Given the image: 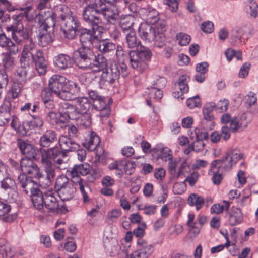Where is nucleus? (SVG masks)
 <instances>
[{"label":"nucleus","instance_id":"nucleus-1","mask_svg":"<svg viewBox=\"0 0 258 258\" xmlns=\"http://www.w3.org/2000/svg\"><path fill=\"white\" fill-rule=\"evenodd\" d=\"M56 17L52 10L40 12L35 15L34 21L37 25L36 38L39 46L46 47L53 42Z\"/></svg>","mask_w":258,"mask_h":258},{"label":"nucleus","instance_id":"nucleus-2","mask_svg":"<svg viewBox=\"0 0 258 258\" xmlns=\"http://www.w3.org/2000/svg\"><path fill=\"white\" fill-rule=\"evenodd\" d=\"M48 86L54 94L61 99L72 100L80 92L78 84L69 81L62 75H52L49 80Z\"/></svg>","mask_w":258,"mask_h":258},{"label":"nucleus","instance_id":"nucleus-3","mask_svg":"<svg viewBox=\"0 0 258 258\" xmlns=\"http://www.w3.org/2000/svg\"><path fill=\"white\" fill-rule=\"evenodd\" d=\"M20 63L30 64L35 62L36 69L39 75H44L47 68V62L44 58L42 50L37 48L32 38L25 42L20 58Z\"/></svg>","mask_w":258,"mask_h":258},{"label":"nucleus","instance_id":"nucleus-4","mask_svg":"<svg viewBox=\"0 0 258 258\" xmlns=\"http://www.w3.org/2000/svg\"><path fill=\"white\" fill-rule=\"evenodd\" d=\"M38 151L40 152V161L46 173L45 177L40 173V177H38L39 182L41 186L45 188L51 185L52 181L56 175L55 166L52 159L57 157L60 152L57 149L54 148L47 149L39 148Z\"/></svg>","mask_w":258,"mask_h":258},{"label":"nucleus","instance_id":"nucleus-5","mask_svg":"<svg viewBox=\"0 0 258 258\" xmlns=\"http://www.w3.org/2000/svg\"><path fill=\"white\" fill-rule=\"evenodd\" d=\"M28 14V11L21 12L19 14L14 15L12 16V22L7 24L5 26V29L7 32H11L13 40L16 42V44L19 45L22 43L23 40L25 42L29 38V32L26 28H24L22 20L24 16ZM5 22H8L11 21V17L9 14L5 16Z\"/></svg>","mask_w":258,"mask_h":258},{"label":"nucleus","instance_id":"nucleus-6","mask_svg":"<svg viewBox=\"0 0 258 258\" xmlns=\"http://www.w3.org/2000/svg\"><path fill=\"white\" fill-rule=\"evenodd\" d=\"M18 184L25 194L30 195L34 207L39 211L43 210L45 193L43 194L36 187V183L33 179L27 178L24 174H20L18 177Z\"/></svg>","mask_w":258,"mask_h":258},{"label":"nucleus","instance_id":"nucleus-7","mask_svg":"<svg viewBox=\"0 0 258 258\" xmlns=\"http://www.w3.org/2000/svg\"><path fill=\"white\" fill-rule=\"evenodd\" d=\"M125 39L129 48L137 47V51H131L128 54L131 67L134 69L143 68L145 65V47L142 45L141 42H137L134 31L127 33Z\"/></svg>","mask_w":258,"mask_h":258},{"label":"nucleus","instance_id":"nucleus-8","mask_svg":"<svg viewBox=\"0 0 258 258\" xmlns=\"http://www.w3.org/2000/svg\"><path fill=\"white\" fill-rule=\"evenodd\" d=\"M82 19L84 22L90 27L91 29L82 28L80 30L79 37L82 44L81 47L91 48L94 41L101 37L105 29L102 24H95L94 22L87 21L86 18Z\"/></svg>","mask_w":258,"mask_h":258},{"label":"nucleus","instance_id":"nucleus-9","mask_svg":"<svg viewBox=\"0 0 258 258\" xmlns=\"http://www.w3.org/2000/svg\"><path fill=\"white\" fill-rule=\"evenodd\" d=\"M89 172L90 165L87 163L75 165L71 170H67L68 174L71 176L72 182L79 186L85 202L89 201L87 191L90 190V188L88 184L81 178L80 176L87 175Z\"/></svg>","mask_w":258,"mask_h":258},{"label":"nucleus","instance_id":"nucleus-10","mask_svg":"<svg viewBox=\"0 0 258 258\" xmlns=\"http://www.w3.org/2000/svg\"><path fill=\"white\" fill-rule=\"evenodd\" d=\"M120 75L123 77L128 75L126 65L123 62H111L102 73L99 82L102 85L112 84L119 79Z\"/></svg>","mask_w":258,"mask_h":258},{"label":"nucleus","instance_id":"nucleus-11","mask_svg":"<svg viewBox=\"0 0 258 258\" xmlns=\"http://www.w3.org/2000/svg\"><path fill=\"white\" fill-rule=\"evenodd\" d=\"M105 0H94L93 3L87 5L82 12V18H86L87 21L94 22L95 24H100L103 25V22L100 15L106 9Z\"/></svg>","mask_w":258,"mask_h":258},{"label":"nucleus","instance_id":"nucleus-12","mask_svg":"<svg viewBox=\"0 0 258 258\" xmlns=\"http://www.w3.org/2000/svg\"><path fill=\"white\" fill-rule=\"evenodd\" d=\"M60 22L65 37L69 39H74L78 31L79 23L77 18L69 14H61Z\"/></svg>","mask_w":258,"mask_h":258},{"label":"nucleus","instance_id":"nucleus-13","mask_svg":"<svg viewBox=\"0 0 258 258\" xmlns=\"http://www.w3.org/2000/svg\"><path fill=\"white\" fill-rule=\"evenodd\" d=\"M94 55L91 48L80 47L74 52L73 59L80 69L88 70L93 61Z\"/></svg>","mask_w":258,"mask_h":258},{"label":"nucleus","instance_id":"nucleus-14","mask_svg":"<svg viewBox=\"0 0 258 258\" xmlns=\"http://www.w3.org/2000/svg\"><path fill=\"white\" fill-rule=\"evenodd\" d=\"M32 158H24L21 159L20 165L22 173L27 178H36L40 177V170L37 164L32 160Z\"/></svg>","mask_w":258,"mask_h":258},{"label":"nucleus","instance_id":"nucleus-15","mask_svg":"<svg viewBox=\"0 0 258 258\" xmlns=\"http://www.w3.org/2000/svg\"><path fill=\"white\" fill-rule=\"evenodd\" d=\"M108 168L110 170H116V175L119 178H121L123 172L127 175L132 174L134 169V165L132 162L124 159L111 163L109 165Z\"/></svg>","mask_w":258,"mask_h":258},{"label":"nucleus","instance_id":"nucleus-16","mask_svg":"<svg viewBox=\"0 0 258 258\" xmlns=\"http://www.w3.org/2000/svg\"><path fill=\"white\" fill-rule=\"evenodd\" d=\"M58 142L61 149H59L57 147L52 148L57 149L60 152V154L58 156H62L65 157L66 153L74 151L79 148V145L66 135H61L59 138Z\"/></svg>","mask_w":258,"mask_h":258},{"label":"nucleus","instance_id":"nucleus-17","mask_svg":"<svg viewBox=\"0 0 258 258\" xmlns=\"http://www.w3.org/2000/svg\"><path fill=\"white\" fill-rule=\"evenodd\" d=\"M59 112L61 117L65 120V122L69 120H75L78 118L80 113L75 106L66 102L61 103L59 105Z\"/></svg>","mask_w":258,"mask_h":258},{"label":"nucleus","instance_id":"nucleus-18","mask_svg":"<svg viewBox=\"0 0 258 258\" xmlns=\"http://www.w3.org/2000/svg\"><path fill=\"white\" fill-rule=\"evenodd\" d=\"M17 144L22 153L26 156V158H33L36 160L41 158L38 155V154H40V152L38 151L39 148L36 150L34 146L28 142L22 139H19Z\"/></svg>","mask_w":258,"mask_h":258},{"label":"nucleus","instance_id":"nucleus-19","mask_svg":"<svg viewBox=\"0 0 258 258\" xmlns=\"http://www.w3.org/2000/svg\"><path fill=\"white\" fill-rule=\"evenodd\" d=\"M11 103L10 100H6L0 106V126L7 124L14 117L11 114Z\"/></svg>","mask_w":258,"mask_h":258},{"label":"nucleus","instance_id":"nucleus-20","mask_svg":"<svg viewBox=\"0 0 258 258\" xmlns=\"http://www.w3.org/2000/svg\"><path fill=\"white\" fill-rule=\"evenodd\" d=\"M0 47L5 48L8 52L16 55L19 52L20 46L14 43L4 33L0 34Z\"/></svg>","mask_w":258,"mask_h":258},{"label":"nucleus","instance_id":"nucleus-21","mask_svg":"<svg viewBox=\"0 0 258 258\" xmlns=\"http://www.w3.org/2000/svg\"><path fill=\"white\" fill-rule=\"evenodd\" d=\"M11 125L12 128L15 129L18 133L21 136H25L27 132L31 129H33V122L30 121H23L21 124H19V120L17 117H14L12 119Z\"/></svg>","mask_w":258,"mask_h":258},{"label":"nucleus","instance_id":"nucleus-22","mask_svg":"<svg viewBox=\"0 0 258 258\" xmlns=\"http://www.w3.org/2000/svg\"><path fill=\"white\" fill-rule=\"evenodd\" d=\"M109 64L107 60L103 56L98 55L96 57L94 55L93 61L88 68V70L94 73H98L104 71L107 66Z\"/></svg>","mask_w":258,"mask_h":258},{"label":"nucleus","instance_id":"nucleus-23","mask_svg":"<svg viewBox=\"0 0 258 258\" xmlns=\"http://www.w3.org/2000/svg\"><path fill=\"white\" fill-rule=\"evenodd\" d=\"M178 165V162L175 159H172L169 161L168 167V171L170 174L174 177L178 178L181 175L184 174V170L187 168L188 169L187 163L185 161L183 162L180 165L178 170H176V168Z\"/></svg>","mask_w":258,"mask_h":258},{"label":"nucleus","instance_id":"nucleus-24","mask_svg":"<svg viewBox=\"0 0 258 258\" xmlns=\"http://www.w3.org/2000/svg\"><path fill=\"white\" fill-rule=\"evenodd\" d=\"M97 48L104 55H109L114 53L116 50V45L108 39H102L99 40Z\"/></svg>","mask_w":258,"mask_h":258},{"label":"nucleus","instance_id":"nucleus-25","mask_svg":"<svg viewBox=\"0 0 258 258\" xmlns=\"http://www.w3.org/2000/svg\"><path fill=\"white\" fill-rule=\"evenodd\" d=\"M56 134L54 131L49 130L45 132L40 138L39 143L40 148H47L56 141Z\"/></svg>","mask_w":258,"mask_h":258},{"label":"nucleus","instance_id":"nucleus-26","mask_svg":"<svg viewBox=\"0 0 258 258\" xmlns=\"http://www.w3.org/2000/svg\"><path fill=\"white\" fill-rule=\"evenodd\" d=\"M44 205L49 211L54 212L59 208V204L53 191L45 192Z\"/></svg>","mask_w":258,"mask_h":258},{"label":"nucleus","instance_id":"nucleus-27","mask_svg":"<svg viewBox=\"0 0 258 258\" xmlns=\"http://www.w3.org/2000/svg\"><path fill=\"white\" fill-rule=\"evenodd\" d=\"M53 62L56 67L63 70L71 68L73 65L70 56L65 54H59L55 56Z\"/></svg>","mask_w":258,"mask_h":258},{"label":"nucleus","instance_id":"nucleus-28","mask_svg":"<svg viewBox=\"0 0 258 258\" xmlns=\"http://www.w3.org/2000/svg\"><path fill=\"white\" fill-rule=\"evenodd\" d=\"M146 40L149 41H154L156 47L162 48L165 45V37L164 34L156 33L155 30H149L146 32Z\"/></svg>","mask_w":258,"mask_h":258},{"label":"nucleus","instance_id":"nucleus-29","mask_svg":"<svg viewBox=\"0 0 258 258\" xmlns=\"http://www.w3.org/2000/svg\"><path fill=\"white\" fill-rule=\"evenodd\" d=\"M100 143L99 136L95 132H91L88 138L83 142V145L88 150L92 151L96 149Z\"/></svg>","mask_w":258,"mask_h":258},{"label":"nucleus","instance_id":"nucleus-30","mask_svg":"<svg viewBox=\"0 0 258 258\" xmlns=\"http://www.w3.org/2000/svg\"><path fill=\"white\" fill-rule=\"evenodd\" d=\"M234 31V36L238 40H241L242 39L247 40L253 34L254 29L250 25H246L238 28Z\"/></svg>","mask_w":258,"mask_h":258},{"label":"nucleus","instance_id":"nucleus-31","mask_svg":"<svg viewBox=\"0 0 258 258\" xmlns=\"http://www.w3.org/2000/svg\"><path fill=\"white\" fill-rule=\"evenodd\" d=\"M135 18L132 15L122 16L119 22V25L124 33L126 31H133V25Z\"/></svg>","mask_w":258,"mask_h":258},{"label":"nucleus","instance_id":"nucleus-32","mask_svg":"<svg viewBox=\"0 0 258 258\" xmlns=\"http://www.w3.org/2000/svg\"><path fill=\"white\" fill-rule=\"evenodd\" d=\"M246 117L243 116L240 120L236 117L232 118L230 123V130L233 132H237L243 130L248 125L245 121Z\"/></svg>","mask_w":258,"mask_h":258},{"label":"nucleus","instance_id":"nucleus-33","mask_svg":"<svg viewBox=\"0 0 258 258\" xmlns=\"http://www.w3.org/2000/svg\"><path fill=\"white\" fill-rule=\"evenodd\" d=\"M75 100L76 102V106L80 114H87L89 113L88 111L90 107V103L89 102L88 99L87 97H80L75 98L73 100Z\"/></svg>","mask_w":258,"mask_h":258},{"label":"nucleus","instance_id":"nucleus-34","mask_svg":"<svg viewBox=\"0 0 258 258\" xmlns=\"http://www.w3.org/2000/svg\"><path fill=\"white\" fill-rule=\"evenodd\" d=\"M242 219L241 210L237 207H232L229 219V224L231 226L237 225L241 222Z\"/></svg>","mask_w":258,"mask_h":258},{"label":"nucleus","instance_id":"nucleus-35","mask_svg":"<svg viewBox=\"0 0 258 258\" xmlns=\"http://www.w3.org/2000/svg\"><path fill=\"white\" fill-rule=\"evenodd\" d=\"M159 12L154 8L148 6L146 8V24L154 25L160 19Z\"/></svg>","mask_w":258,"mask_h":258},{"label":"nucleus","instance_id":"nucleus-36","mask_svg":"<svg viewBox=\"0 0 258 258\" xmlns=\"http://www.w3.org/2000/svg\"><path fill=\"white\" fill-rule=\"evenodd\" d=\"M101 15L109 23L113 24L118 18V11L114 7H107Z\"/></svg>","mask_w":258,"mask_h":258},{"label":"nucleus","instance_id":"nucleus-37","mask_svg":"<svg viewBox=\"0 0 258 258\" xmlns=\"http://www.w3.org/2000/svg\"><path fill=\"white\" fill-rule=\"evenodd\" d=\"M56 192L62 201H68L73 198L74 188L73 187V185L71 184L57 191Z\"/></svg>","mask_w":258,"mask_h":258},{"label":"nucleus","instance_id":"nucleus-38","mask_svg":"<svg viewBox=\"0 0 258 258\" xmlns=\"http://www.w3.org/2000/svg\"><path fill=\"white\" fill-rule=\"evenodd\" d=\"M0 254L3 258H12L14 255L9 244L4 240H0Z\"/></svg>","mask_w":258,"mask_h":258},{"label":"nucleus","instance_id":"nucleus-39","mask_svg":"<svg viewBox=\"0 0 258 258\" xmlns=\"http://www.w3.org/2000/svg\"><path fill=\"white\" fill-rule=\"evenodd\" d=\"M188 204L190 206H195L197 210H200L204 204V200L201 196L196 194H190L188 198Z\"/></svg>","mask_w":258,"mask_h":258},{"label":"nucleus","instance_id":"nucleus-40","mask_svg":"<svg viewBox=\"0 0 258 258\" xmlns=\"http://www.w3.org/2000/svg\"><path fill=\"white\" fill-rule=\"evenodd\" d=\"M190 77L186 75H183L179 77L176 84L178 88L183 93H187L189 91L188 83Z\"/></svg>","mask_w":258,"mask_h":258},{"label":"nucleus","instance_id":"nucleus-41","mask_svg":"<svg viewBox=\"0 0 258 258\" xmlns=\"http://www.w3.org/2000/svg\"><path fill=\"white\" fill-rule=\"evenodd\" d=\"M78 118L75 119L77 124L84 128L89 127L91 125V115L89 113H81Z\"/></svg>","mask_w":258,"mask_h":258},{"label":"nucleus","instance_id":"nucleus-42","mask_svg":"<svg viewBox=\"0 0 258 258\" xmlns=\"http://www.w3.org/2000/svg\"><path fill=\"white\" fill-rule=\"evenodd\" d=\"M46 119L50 123L52 124L65 123V120H63V118L61 117V114L59 112V114H58L55 112L49 111L47 114Z\"/></svg>","mask_w":258,"mask_h":258},{"label":"nucleus","instance_id":"nucleus-43","mask_svg":"<svg viewBox=\"0 0 258 258\" xmlns=\"http://www.w3.org/2000/svg\"><path fill=\"white\" fill-rule=\"evenodd\" d=\"M12 55H13L12 53L8 52L6 54L2 60L4 67L3 69L10 72L14 67V59L12 57Z\"/></svg>","mask_w":258,"mask_h":258},{"label":"nucleus","instance_id":"nucleus-44","mask_svg":"<svg viewBox=\"0 0 258 258\" xmlns=\"http://www.w3.org/2000/svg\"><path fill=\"white\" fill-rule=\"evenodd\" d=\"M216 107V104L215 103L210 102L207 103L204 106L203 109V114L204 118V120H210L214 119V116L213 115V111Z\"/></svg>","mask_w":258,"mask_h":258},{"label":"nucleus","instance_id":"nucleus-45","mask_svg":"<svg viewBox=\"0 0 258 258\" xmlns=\"http://www.w3.org/2000/svg\"><path fill=\"white\" fill-rule=\"evenodd\" d=\"M1 187L4 190H13L14 196L17 197V192L14 191L16 187L15 180L11 177H7L1 181Z\"/></svg>","mask_w":258,"mask_h":258},{"label":"nucleus","instance_id":"nucleus-46","mask_svg":"<svg viewBox=\"0 0 258 258\" xmlns=\"http://www.w3.org/2000/svg\"><path fill=\"white\" fill-rule=\"evenodd\" d=\"M29 65L21 63V67L17 70V80L22 84L25 83L26 80L27 72L29 69Z\"/></svg>","mask_w":258,"mask_h":258},{"label":"nucleus","instance_id":"nucleus-47","mask_svg":"<svg viewBox=\"0 0 258 258\" xmlns=\"http://www.w3.org/2000/svg\"><path fill=\"white\" fill-rule=\"evenodd\" d=\"M72 184L69 181L68 178L63 175L59 176L56 179L55 183V190L56 191Z\"/></svg>","mask_w":258,"mask_h":258},{"label":"nucleus","instance_id":"nucleus-48","mask_svg":"<svg viewBox=\"0 0 258 258\" xmlns=\"http://www.w3.org/2000/svg\"><path fill=\"white\" fill-rule=\"evenodd\" d=\"M145 242L142 238H139L137 240L138 250L132 254L133 258H144L145 256V252L144 250Z\"/></svg>","mask_w":258,"mask_h":258},{"label":"nucleus","instance_id":"nucleus-49","mask_svg":"<svg viewBox=\"0 0 258 258\" xmlns=\"http://www.w3.org/2000/svg\"><path fill=\"white\" fill-rule=\"evenodd\" d=\"M154 25H155L154 27H150V30H155L156 33L158 34H164L166 31L167 23L164 19H159Z\"/></svg>","mask_w":258,"mask_h":258},{"label":"nucleus","instance_id":"nucleus-50","mask_svg":"<svg viewBox=\"0 0 258 258\" xmlns=\"http://www.w3.org/2000/svg\"><path fill=\"white\" fill-rule=\"evenodd\" d=\"M67 156L68 155L66 153V156L65 157L60 156L54 159H52V161L54 162L53 164L55 165V167L61 170L65 169L68 165Z\"/></svg>","mask_w":258,"mask_h":258},{"label":"nucleus","instance_id":"nucleus-51","mask_svg":"<svg viewBox=\"0 0 258 258\" xmlns=\"http://www.w3.org/2000/svg\"><path fill=\"white\" fill-rule=\"evenodd\" d=\"M220 166H219V167H221V173H225L229 171L233 165V163L229 161V156L226 154L225 157L220 159Z\"/></svg>","mask_w":258,"mask_h":258},{"label":"nucleus","instance_id":"nucleus-52","mask_svg":"<svg viewBox=\"0 0 258 258\" xmlns=\"http://www.w3.org/2000/svg\"><path fill=\"white\" fill-rule=\"evenodd\" d=\"M176 38L180 46H186L188 45L191 40L190 36L183 32H180L176 34Z\"/></svg>","mask_w":258,"mask_h":258},{"label":"nucleus","instance_id":"nucleus-53","mask_svg":"<svg viewBox=\"0 0 258 258\" xmlns=\"http://www.w3.org/2000/svg\"><path fill=\"white\" fill-rule=\"evenodd\" d=\"M159 156L162 161H169L173 159L172 152L168 147H164L161 149Z\"/></svg>","mask_w":258,"mask_h":258},{"label":"nucleus","instance_id":"nucleus-54","mask_svg":"<svg viewBox=\"0 0 258 258\" xmlns=\"http://www.w3.org/2000/svg\"><path fill=\"white\" fill-rule=\"evenodd\" d=\"M166 79L163 77H160L158 76H155V79L150 82L154 86V88H163L166 86Z\"/></svg>","mask_w":258,"mask_h":258},{"label":"nucleus","instance_id":"nucleus-55","mask_svg":"<svg viewBox=\"0 0 258 258\" xmlns=\"http://www.w3.org/2000/svg\"><path fill=\"white\" fill-rule=\"evenodd\" d=\"M229 156V161L235 164L238 160L242 158V154L237 150H230L226 154Z\"/></svg>","mask_w":258,"mask_h":258},{"label":"nucleus","instance_id":"nucleus-56","mask_svg":"<svg viewBox=\"0 0 258 258\" xmlns=\"http://www.w3.org/2000/svg\"><path fill=\"white\" fill-rule=\"evenodd\" d=\"M22 89V84L15 83L12 86L10 91V94L12 99H16L18 97Z\"/></svg>","mask_w":258,"mask_h":258},{"label":"nucleus","instance_id":"nucleus-57","mask_svg":"<svg viewBox=\"0 0 258 258\" xmlns=\"http://www.w3.org/2000/svg\"><path fill=\"white\" fill-rule=\"evenodd\" d=\"M187 106L190 109L201 106L200 99L198 96L189 98L186 101Z\"/></svg>","mask_w":258,"mask_h":258},{"label":"nucleus","instance_id":"nucleus-58","mask_svg":"<svg viewBox=\"0 0 258 258\" xmlns=\"http://www.w3.org/2000/svg\"><path fill=\"white\" fill-rule=\"evenodd\" d=\"M121 211L119 209H114L109 211L107 214V218L113 222H116L121 215Z\"/></svg>","mask_w":258,"mask_h":258},{"label":"nucleus","instance_id":"nucleus-59","mask_svg":"<svg viewBox=\"0 0 258 258\" xmlns=\"http://www.w3.org/2000/svg\"><path fill=\"white\" fill-rule=\"evenodd\" d=\"M148 93L150 99L153 98L155 100H158L161 99L163 96L162 91L160 89L154 87H153L151 91Z\"/></svg>","mask_w":258,"mask_h":258},{"label":"nucleus","instance_id":"nucleus-60","mask_svg":"<svg viewBox=\"0 0 258 258\" xmlns=\"http://www.w3.org/2000/svg\"><path fill=\"white\" fill-rule=\"evenodd\" d=\"M10 72L3 69L0 70V84L6 87L9 83V76Z\"/></svg>","mask_w":258,"mask_h":258},{"label":"nucleus","instance_id":"nucleus-61","mask_svg":"<svg viewBox=\"0 0 258 258\" xmlns=\"http://www.w3.org/2000/svg\"><path fill=\"white\" fill-rule=\"evenodd\" d=\"M53 92L48 87L44 88L41 93V98L42 101L50 100L53 99Z\"/></svg>","mask_w":258,"mask_h":258},{"label":"nucleus","instance_id":"nucleus-62","mask_svg":"<svg viewBox=\"0 0 258 258\" xmlns=\"http://www.w3.org/2000/svg\"><path fill=\"white\" fill-rule=\"evenodd\" d=\"M107 105H108L106 103L104 98L103 97L93 102V106L97 110H102Z\"/></svg>","mask_w":258,"mask_h":258},{"label":"nucleus","instance_id":"nucleus-63","mask_svg":"<svg viewBox=\"0 0 258 258\" xmlns=\"http://www.w3.org/2000/svg\"><path fill=\"white\" fill-rule=\"evenodd\" d=\"M229 102L227 100L224 99L223 100H220L214 108L216 110L219 112H223L227 110Z\"/></svg>","mask_w":258,"mask_h":258},{"label":"nucleus","instance_id":"nucleus-64","mask_svg":"<svg viewBox=\"0 0 258 258\" xmlns=\"http://www.w3.org/2000/svg\"><path fill=\"white\" fill-rule=\"evenodd\" d=\"M183 227L180 224H176L171 226L169 228V232L170 235H179L183 232Z\"/></svg>","mask_w":258,"mask_h":258}]
</instances>
